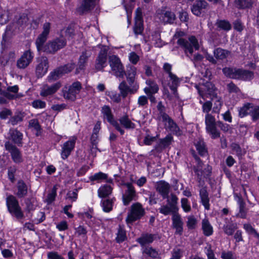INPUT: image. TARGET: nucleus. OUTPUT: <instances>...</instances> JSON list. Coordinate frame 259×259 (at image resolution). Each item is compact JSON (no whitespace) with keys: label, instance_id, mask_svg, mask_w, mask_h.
Masks as SVG:
<instances>
[{"label":"nucleus","instance_id":"nucleus-1","mask_svg":"<svg viewBox=\"0 0 259 259\" xmlns=\"http://www.w3.org/2000/svg\"><path fill=\"white\" fill-rule=\"evenodd\" d=\"M177 44L183 49L186 56L193 63L201 61L203 59V56L200 54H195L192 57L194 50H198L200 47L198 39L195 36L191 35L187 38H180Z\"/></svg>","mask_w":259,"mask_h":259},{"label":"nucleus","instance_id":"nucleus-2","mask_svg":"<svg viewBox=\"0 0 259 259\" xmlns=\"http://www.w3.org/2000/svg\"><path fill=\"white\" fill-rule=\"evenodd\" d=\"M205 123L206 133L212 139H218L221 136V132L218 129L217 126L225 133L230 132L231 128L228 124L223 123L221 121H216L215 117L211 114H206Z\"/></svg>","mask_w":259,"mask_h":259},{"label":"nucleus","instance_id":"nucleus-3","mask_svg":"<svg viewBox=\"0 0 259 259\" xmlns=\"http://www.w3.org/2000/svg\"><path fill=\"white\" fill-rule=\"evenodd\" d=\"M6 205L9 212L17 220H20L24 218V215L19 205L16 198L9 195L6 198Z\"/></svg>","mask_w":259,"mask_h":259},{"label":"nucleus","instance_id":"nucleus-4","mask_svg":"<svg viewBox=\"0 0 259 259\" xmlns=\"http://www.w3.org/2000/svg\"><path fill=\"white\" fill-rule=\"evenodd\" d=\"M66 46V39L61 37L49 41L44 45L42 52L48 54H55L59 50L63 49Z\"/></svg>","mask_w":259,"mask_h":259},{"label":"nucleus","instance_id":"nucleus-5","mask_svg":"<svg viewBox=\"0 0 259 259\" xmlns=\"http://www.w3.org/2000/svg\"><path fill=\"white\" fill-rule=\"evenodd\" d=\"M82 88V84L79 81H75L71 85H65L63 88L62 90V95L64 99L74 101Z\"/></svg>","mask_w":259,"mask_h":259},{"label":"nucleus","instance_id":"nucleus-6","mask_svg":"<svg viewBox=\"0 0 259 259\" xmlns=\"http://www.w3.org/2000/svg\"><path fill=\"white\" fill-rule=\"evenodd\" d=\"M145 213L144 208L140 203L133 204L128 212L125 221L128 225H132L134 222L140 220Z\"/></svg>","mask_w":259,"mask_h":259},{"label":"nucleus","instance_id":"nucleus-7","mask_svg":"<svg viewBox=\"0 0 259 259\" xmlns=\"http://www.w3.org/2000/svg\"><path fill=\"white\" fill-rule=\"evenodd\" d=\"M108 61L113 74L117 77L123 78L125 72L119 57L112 55L109 57Z\"/></svg>","mask_w":259,"mask_h":259},{"label":"nucleus","instance_id":"nucleus-8","mask_svg":"<svg viewBox=\"0 0 259 259\" xmlns=\"http://www.w3.org/2000/svg\"><path fill=\"white\" fill-rule=\"evenodd\" d=\"M199 95L204 99L210 98L212 99L217 96L215 88L210 82L206 81L200 87L197 88Z\"/></svg>","mask_w":259,"mask_h":259},{"label":"nucleus","instance_id":"nucleus-9","mask_svg":"<svg viewBox=\"0 0 259 259\" xmlns=\"http://www.w3.org/2000/svg\"><path fill=\"white\" fill-rule=\"evenodd\" d=\"M49 62L46 56H42L37 58L35 66V74L37 78L45 75L48 72Z\"/></svg>","mask_w":259,"mask_h":259},{"label":"nucleus","instance_id":"nucleus-10","mask_svg":"<svg viewBox=\"0 0 259 259\" xmlns=\"http://www.w3.org/2000/svg\"><path fill=\"white\" fill-rule=\"evenodd\" d=\"M108 48L102 46L96 59L95 68L97 71L102 70L107 66Z\"/></svg>","mask_w":259,"mask_h":259},{"label":"nucleus","instance_id":"nucleus-11","mask_svg":"<svg viewBox=\"0 0 259 259\" xmlns=\"http://www.w3.org/2000/svg\"><path fill=\"white\" fill-rule=\"evenodd\" d=\"M133 31L136 37L138 35H143L144 24L143 15L142 10L140 8H137L136 11Z\"/></svg>","mask_w":259,"mask_h":259},{"label":"nucleus","instance_id":"nucleus-12","mask_svg":"<svg viewBox=\"0 0 259 259\" xmlns=\"http://www.w3.org/2000/svg\"><path fill=\"white\" fill-rule=\"evenodd\" d=\"M33 58V53L30 50L24 51L17 61V68L21 69H25L32 62Z\"/></svg>","mask_w":259,"mask_h":259},{"label":"nucleus","instance_id":"nucleus-13","mask_svg":"<svg viewBox=\"0 0 259 259\" xmlns=\"http://www.w3.org/2000/svg\"><path fill=\"white\" fill-rule=\"evenodd\" d=\"M102 112L104 117L107 119V121L110 123L121 135H123L124 131L123 127L120 125L117 121L114 119L110 107L108 106H103L102 107Z\"/></svg>","mask_w":259,"mask_h":259},{"label":"nucleus","instance_id":"nucleus-14","mask_svg":"<svg viewBox=\"0 0 259 259\" xmlns=\"http://www.w3.org/2000/svg\"><path fill=\"white\" fill-rule=\"evenodd\" d=\"M5 147L7 151L10 153L12 159L16 163L22 162V154L19 149L10 141H7L5 143Z\"/></svg>","mask_w":259,"mask_h":259},{"label":"nucleus","instance_id":"nucleus-15","mask_svg":"<svg viewBox=\"0 0 259 259\" xmlns=\"http://www.w3.org/2000/svg\"><path fill=\"white\" fill-rule=\"evenodd\" d=\"M76 140L77 138L73 136L63 144L61 152V156L63 159H67L70 155L75 147Z\"/></svg>","mask_w":259,"mask_h":259},{"label":"nucleus","instance_id":"nucleus-16","mask_svg":"<svg viewBox=\"0 0 259 259\" xmlns=\"http://www.w3.org/2000/svg\"><path fill=\"white\" fill-rule=\"evenodd\" d=\"M157 16L160 21L164 24H173L176 20L174 13L165 10H158L157 11Z\"/></svg>","mask_w":259,"mask_h":259},{"label":"nucleus","instance_id":"nucleus-17","mask_svg":"<svg viewBox=\"0 0 259 259\" xmlns=\"http://www.w3.org/2000/svg\"><path fill=\"white\" fill-rule=\"evenodd\" d=\"M50 30V23L46 22L43 25V31L39 35L35 41V45L38 51H42L44 43L46 41Z\"/></svg>","mask_w":259,"mask_h":259},{"label":"nucleus","instance_id":"nucleus-18","mask_svg":"<svg viewBox=\"0 0 259 259\" xmlns=\"http://www.w3.org/2000/svg\"><path fill=\"white\" fill-rule=\"evenodd\" d=\"M160 120H161L164 123L165 127L166 129H168L173 134L180 135L179 127L167 114L163 113L162 118L160 119Z\"/></svg>","mask_w":259,"mask_h":259},{"label":"nucleus","instance_id":"nucleus-19","mask_svg":"<svg viewBox=\"0 0 259 259\" xmlns=\"http://www.w3.org/2000/svg\"><path fill=\"white\" fill-rule=\"evenodd\" d=\"M208 6V4L204 0L196 1L193 5L191 11L194 15L199 16L205 12Z\"/></svg>","mask_w":259,"mask_h":259},{"label":"nucleus","instance_id":"nucleus-20","mask_svg":"<svg viewBox=\"0 0 259 259\" xmlns=\"http://www.w3.org/2000/svg\"><path fill=\"white\" fill-rule=\"evenodd\" d=\"M172 226L176 229L175 234L182 235L183 232L184 223L181 215L178 213H175L172 217Z\"/></svg>","mask_w":259,"mask_h":259},{"label":"nucleus","instance_id":"nucleus-21","mask_svg":"<svg viewBox=\"0 0 259 259\" xmlns=\"http://www.w3.org/2000/svg\"><path fill=\"white\" fill-rule=\"evenodd\" d=\"M61 83L60 82H57L51 85L46 84L42 88L40 95L42 97H47L53 95L61 88Z\"/></svg>","mask_w":259,"mask_h":259},{"label":"nucleus","instance_id":"nucleus-22","mask_svg":"<svg viewBox=\"0 0 259 259\" xmlns=\"http://www.w3.org/2000/svg\"><path fill=\"white\" fill-rule=\"evenodd\" d=\"M90 55L88 54L87 51L82 52L77 62V67L75 69V74H78L80 71L84 70L87 65L88 59Z\"/></svg>","mask_w":259,"mask_h":259},{"label":"nucleus","instance_id":"nucleus-23","mask_svg":"<svg viewBox=\"0 0 259 259\" xmlns=\"http://www.w3.org/2000/svg\"><path fill=\"white\" fill-rule=\"evenodd\" d=\"M9 139H11L18 146H22L23 134L17 129L12 128L9 130Z\"/></svg>","mask_w":259,"mask_h":259},{"label":"nucleus","instance_id":"nucleus-24","mask_svg":"<svg viewBox=\"0 0 259 259\" xmlns=\"http://www.w3.org/2000/svg\"><path fill=\"white\" fill-rule=\"evenodd\" d=\"M170 188V185L165 181H160L157 183L156 185V190L163 199L168 198Z\"/></svg>","mask_w":259,"mask_h":259},{"label":"nucleus","instance_id":"nucleus-25","mask_svg":"<svg viewBox=\"0 0 259 259\" xmlns=\"http://www.w3.org/2000/svg\"><path fill=\"white\" fill-rule=\"evenodd\" d=\"M121 96L123 98H125L128 94H134L138 91L130 85H127L126 82L124 80L121 82L118 86Z\"/></svg>","mask_w":259,"mask_h":259},{"label":"nucleus","instance_id":"nucleus-26","mask_svg":"<svg viewBox=\"0 0 259 259\" xmlns=\"http://www.w3.org/2000/svg\"><path fill=\"white\" fill-rule=\"evenodd\" d=\"M156 234H149L148 233H143L141 235L140 237L137 239V241L142 246H144L146 244L152 243L153 241L156 238Z\"/></svg>","mask_w":259,"mask_h":259},{"label":"nucleus","instance_id":"nucleus-27","mask_svg":"<svg viewBox=\"0 0 259 259\" xmlns=\"http://www.w3.org/2000/svg\"><path fill=\"white\" fill-rule=\"evenodd\" d=\"M126 186L127 190L123 196V201L125 205H128L130 202L134 199L136 195V191L134 187L131 183H126Z\"/></svg>","mask_w":259,"mask_h":259},{"label":"nucleus","instance_id":"nucleus-28","mask_svg":"<svg viewBox=\"0 0 259 259\" xmlns=\"http://www.w3.org/2000/svg\"><path fill=\"white\" fill-rule=\"evenodd\" d=\"M199 196L201 199V202L206 210L210 209L209 198L208 197V192L207 190L206 186L202 187L199 190Z\"/></svg>","mask_w":259,"mask_h":259},{"label":"nucleus","instance_id":"nucleus-29","mask_svg":"<svg viewBox=\"0 0 259 259\" xmlns=\"http://www.w3.org/2000/svg\"><path fill=\"white\" fill-rule=\"evenodd\" d=\"M97 0H83L81 6L78 9V12L82 14L93 9L96 4Z\"/></svg>","mask_w":259,"mask_h":259},{"label":"nucleus","instance_id":"nucleus-30","mask_svg":"<svg viewBox=\"0 0 259 259\" xmlns=\"http://www.w3.org/2000/svg\"><path fill=\"white\" fill-rule=\"evenodd\" d=\"M17 192L16 195L18 198H23L27 194L28 188L26 184L23 180H19L17 184Z\"/></svg>","mask_w":259,"mask_h":259},{"label":"nucleus","instance_id":"nucleus-31","mask_svg":"<svg viewBox=\"0 0 259 259\" xmlns=\"http://www.w3.org/2000/svg\"><path fill=\"white\" fill-rule=\"evenodd\" d=\"M254 77V73L252 71L239 68L237 79L244 81L250 80Z\"/></svg>","mask_w":259,"mask_h":259},{"label":"nucleus","instance_id":"nucleus-32","mask_svg":"<svg viewBox=\"0 0 259 259\" xmlns=\"http://www.w3.org/2000/svg\"><path fill=\"white\" fill-rule=\"evenodd\" d=\"M239 68L235 67H225L223 72L227 77L237 79Z\"/></svg>","mask_w":259,"mask_h":259},{"label":"nucleus","instance_id":"nucleus-33","mask_svg":"<svg viewBox=\"0 0 259 259\" xmlns=\"http://www.w3.org/2000/svg\"><path fill=\"white\" fill-rule=\"evenodd\" d=\"M194 157L197 162V166L194 167L193 169L195 173L197 175L198 179L200 180L202 176L204 177H205L204 171L202 169L203 163L197 155H194Z\"/></svg>","mask_w":259,"mask_h":259},{"label":"nucleus","instance_id":"nucleus-34","mask_svg":"<svg viewBox=\"0 0 259 259\" xmlns=\"http://www.w3.org/2000/svg\"><path fill=\"white\" fill-rule=\"evenodd\" d=\"M171 83H169V88L172 92L173 94L176 95L177 92V88L180 84V79L176 76V75L173 73H170V75L168 76Z\"/></svg>","mask_w":259,"mask_h":259},{"label":"nucleus","instance_id":"nucleus-35","mask_svg":"<svg viewBox=\"0 0 259 259\" xmlns=\"http://www.w3.org/2000/svg\"><path fill=\"white\" fill-rule=\"evenodd\" d=\"M112 190L113 188L110 185L105 184L98 189V196L101 198L107 197L111 194Z\"/></svg>","mask_w":259,"mask_h":259},{"label":"nucleus","instance_id":"nucleus-36","mask_svg":"<svg viewBox=\"0 0 259 259\" xmlns=\"http://www.w3.org/2000/svg\"><path fill=\"white\" fill-rule=\"evenodd\" d=\"M146 84L149 86L144 89V91L146 94L150 93L155 94L158 92L159 87L156 82L152 80H147L146 82Z\"/></svg>","mask_w":259,"mask_h":259},{"label":"nucleus","instance_id":"nucleus-37","mask_svg":"<svg viewBox=\"0 0 259 259\" xmlns=\"http://www.w3.org/2000/svg\"><path fill=\"white\" fill-rule=\"evenodd\" d=\"M62 76H63V75L58 67L50 73L49 75L47 77V80L48 82H52L58 80Z\"/></svg>","mask_w":259,"mask_h":259},{"label":"nucleus","instance_id":"nucleus-38","mask_svg":"<svg viewBox=\"0 0 259 259\" xmlns=\"http://www.w3.org/2000/svg\"><path fill=\"white\" fill-rule=\"evenodd\" d=\"M202 229L203 234L206 236H209L213 233V228L207 219L202 221Z\"/></svg>","mask_w":259,"mask_h":259},{"label":"nucleus","instance_id":"nucleus-39","mask_svg":"<svg viewBox=\"0 0 259 259\" xmlns=\"http://www.w3.org/2000/svg\"><path fill=\"white\" fill-rule=\"evenodd\" d=\"M119 121V124H121L126 129H134L135 128V124L132 122L127 115L120 118Z\"/></svg>","mask_w":259,"mask_h":259},{"label":"nucleus","instance_id":"nucleus-40","mask_svg":"<svg viewBox=\"0 0 259 259\" xmlns=\"http://www.w3.org/2000/svg\"><path fill=\"white\" fill-rule=\"evenodd\" d=\"M226 220L229 221L227 219H226ZM237 228L236 224L228 221V222H226V224L224 225L223 230L226 234L230 236L233 234Z\"/></svg>","mask_w":259,"mask_h":259},{"label":"nucleus","instance_id":"nucleus-41","mask_svg":"<svg viewBox=\"0 0 259 259\" xmlns=\"http://www.w3.org/2000/svg\"><path fill=\"white\" fill-rule=\"evenodd\" d=\"M127 239L126 231L123 227L119 225L117 232L116 233V237L115 240L117 243H121Z\"/></svg>","mask_w":259,"mask_h":259},{"label":"nucleus","instance_id":"nucleus-42","mask_svg":"<svg viewBox=\"0 0 259 259\" xmlns=\"http://www.w3.org/2000/svg\"><path fill=\"white\" fill-rule=\"evenodd\" d=\"M195 145L197 150L201 156H204L207 154V149L205 143L202 140L197 141L195 143Z\"/></svg>","mask_w":259,"mask_h":259},{"label":"nucleus","instance_id":"nucleus-43","mask_svg":"<svg viewBox=\"0 0 259 259\" xmlns=\"http://www.w3.org/2000/svg\"><path fill=\"white\" fill-rule=\"evenodd\" d=\"M215 25L218 28L226 31H229L232 28L230 23L226 20H217Z\"/></svg>","mask_w":259,"mask_h":259},{"label":"nucleus","instance_id":"nucleus-44","mask_svg":"<svg viewBox=\"0 0 259 259\" xmlns=\"http://www.w3.org/2000/svg\"><path fill=\"white\" fill-rule=\"evenodd\" d=\"M213 54L214 57L217 59L223 60L227 58L229 54V52L219 48L214 50Z\"/></svg>","mask_w":259,"mask_h":259},{"label":"nucleus","instance_id":"nucleus-45","mask_svg":"<svg viewBox=\"0 0 259 259\" xmlns=\"http://www.w3.org/2000/svg\"><path fill=\"white\" fill-rule=\"evenodd\" d=\"M235 4L239 9L249 8L252 6V0H236Z\"/></svg>","mask_w":259,"mask_h":259},{"label":"nucleus","instance_id":"nucleus-46","mask_svg":"<svg viewBox=\"0 0 259 259\" xmlns=\"http://www.w3.org/2000/svg\"><path fill=\"white\" fill-rule=\"evenodd\" d=\"M178 198L174 194H171L169 198H167V200L168 205L172 207V209H173V210H175L177 212L179 209L178 207Z\"/></svg>","mask_w":259,"mask_h":259},{"label":"nucleus","instance_id":"nucleus-47","mask_svg":"<svg viewBox=\"0 0 259 259\" xmlns=\"http://www.w3.org/2000/svg\"><path fill=\"white\" fill-rule=\"evenodd\" d=\"M24 116L21 112L16 113L14 115L11 116L8 123L12 125H15L18 123L23 121Z\"/></svg>","mask_w":259,"mask_h":259},{"label":"nucleus","instance_id":"nucleus-48","mask_svg":"<svg viewBox=\"0 0 259 259\" xmlns=\"http://www.w3.org/2000/svg\"><path fill=\"white\" fill-rule=\"evenodd\" d=\"M75 63L74 62L68 63L65 65L59 66L62 74L64 75L71 72L75 68Z\"/></svg>","mask_w":259,"mask_h":259},{"label":"nucleus","instance_id":"nucleus-49","mask_svg":"<svg viewBox=\"0 0 259 259\" xmlns=\"http://www.w3.org/2000/svg\"><path fill=\"white\" fill-rule=\"evenodd\" d=\"M143 252L152 258H157L159 255L158 251L151 246L145 247Z\"/></svg>","mask_w":259,"mask_h":259},{"label":"nucleus","instance_id":"nucleus-50","mask_svg":"<svg viewBox=\"0 0 259 259\" xmlns=\"http://www.w3.org/2000/svg\"><path fill=\"white\" fill-rule=\"evenodd\" d=\"M252 107V105L250 103H247L245 104L242 107L240 108L239 110V116L241 117H243L247 114H250Z\"/></svg>","mask_w":259,"mask_h":259},{"label":"nucleus","instance_id":"nucleus-51","mask_svg":"<svg viewBox=\"0 0 259 259\" xmlns=\"http://www.w3.org/2000/svg\"><path fill=\"white\" fill-rule=\"evenodd\" d=\"M247 209L245 207V203L243 200L239 201V212L237 214L238 217L245 219L246 218Z\"/></svg>","mask_w":259,"mask_h":259},{"label":"nucleus","instance_id":"nucleus-52","mask_svg":"<svg viewBox=\"0 0 259 259\" xmlns=\"http://www.w3.org/2000/svg\"><path fill=\"white\" fill-rule=\"evenodd\" d=\"M98 135L95 133H93L90 138V142L91 144V150L92 152H96V150H98L97 148V145L98 143Z\"/></svg>","mask_w":259,"mask_h":259},{"label":"nucleus","instance_id":"nucleus-53","mask_svg":"<svg viewBox=\"0 0 259 259\" xmlns=\"http://www.w3.org/2000/svg\"><path fill=\"white\" fill-rule=\"evenodd\" d=\"M231 148L233 152L238 157H241L245 154V152L242 149L239 145L237 143H232Z\"/></svg>","mask_w":259,"mask_h":259},{"label":"nucleus","instance_id":"nucleus-54","mask_svg":"<svg viewBox=\"0 0 259 259\" xmlns=\"http://www.w3.org/2000/svg\"><path fill=\"white\" fill-rule=\"evenodd\" d=\"M102 207L103 210L105 212H108L112 209L113 206V200L107 199L102 201Z\"/></svg>","mask_w":259,"mask_h":259},{"label":"nucleus","instance_id":"nucleus-55","mask_svg":"<svg viewBox=\"0 0 259 259\" xmlns=\"http://www.w3.org/2000/svg\"><path fill=\"white\" fill-rule=\"evenodd\" d=\"M159 211L160 213L165 215H168L170 213H172V214L175 213H178L175 210H173L172 207L167 205L161 206V207L159 208Z\"/></svg>","mask_w":259,"mask_h":259},{"label":"nucleus","instance_id":"nucleus-56","mask_svg":"<svg viewBox=\"0 0 259 259\" xmlns=\"http://www.w3.org/2000/svg\"><path fill=\"white\" fill-rule=\"evenodd\" d=\"M17 170L16 166L13 165L8 168V177L10 181L12 183H14L16 179L15 178V174Z\"/></svg>","mask_w":259,"mask_h":259},{"label":"nucleus","instance_id":"nucleus-57","mask_svg":"<svg viewBox=\"0 0 259 259\" xmlns=\"http://www.w3.org/2000/svg\"><path fill=\"white\" fill-rule=\"evenodd\" d=\"M28 21V18L27 15L22 14L20 15L19 18L17 19V24L19 26L23 27L26 25Z\"/></svg>","mask_w":259,"mask_h":259},{"label":"nucleus","instance_id":"nucleus-58","mask_svg":"<svg viewBox=\"0 0 259 259\" xmlns=\"http://www.w3.org/2000/svg\"><path fill=\"white\" fill-rule=\"evenodd\" d=\"M107 178V175L102 172L96 173L90 177L91 181L105 180Z\"/></svg>","mask_w":259,"mask_h":259},{"label":"nucleus","instance_id":"nucleus-59","mask_svg":"<svg viewBox=\"0 0 259 259\" xmlns=\"http://www.w3.org/2000/svg\"><path fill=\"white\" fill-rule=\"evenodd\" d=\"M187 222V226L189 229H194L197 224V220L193 215L189 216Z\"/></svg>","mask_w":259,"mask_h":259},{"label":"nucleus","instance_id":"nucleus-60","mask_svg":"<svg viewBox=\"0 0 259 259\" xmlns=\"http://www.w3.org/2000/svg\"><path fill=\"white\" fill-rule=\"evenodd\" d=\"M57 190V186H54L52 189L51 192L47 196V201L48 203L52 202L56 196V192Z\"/></svg>","mask_w":259,"mask_h":259},{"label":"nucleus","instance_id":"nucleus-61","mask_svg":"<svg viewBox=\"0 0 259 259\" xmlns=\"http://www.w3.org/2000/svg\"><path fill=\"white\" fill-rule=\"evenodd\" d=\"M250 114L252 116L253 120L255 121L259 119V107L252 106Z\"/></svg>","mask_w":259,"mask_h":259},{"label":"nucleus","instance_id":"nucleus-62","mask_svg":"<svg viewBox=\"0 0 259 259\" xmlns=\"http://www.w3.org/2000/svg\"><path fill=\"white\" fill-rule=\"evenodd\" d=\"M12 112L8 108H4L0 111V118L2 119H6L9 116H11Z\"/></svg>","mask_w":259,"mask_h":259},{"label":"nucleus","instance_id":"nucleus-63","mask_svg":"<svg viewBox=\"0 0 259 259\" xmlns=\"http://www.w3.org/2000/svg\"><path fill=\"white\" fill-rule=\"evenodd\" d=\"M228 91L229 93H237L240 92V90L239 88L233 82H231L228 83L227 85Z\"/></svg>","mask_w":259,"mask_h":259},{"label":"nucleus","instance_id":"nucleus-64","mask_svg":"<svg viewBox=\"0 0 259 259\" xmlns=\"http://www.w3.org/2000/svg\"><path fill=\"white\" fill-rule=\"evenodd\" d=\"M205 249L206 250V254L207 257V259H217L214 255V252L211 249L210 245H207L205 247Z\"/></svg>","mask_w":259,"mask_h":259}]
</instances>
